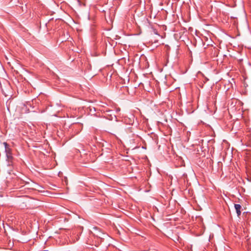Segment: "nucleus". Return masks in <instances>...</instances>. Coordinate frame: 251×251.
<instances>
[{"instance_id": "nucleus-1", "label": "nucleus", "mask_w": 251, "mask_h": 251, "mask_svg": "<svg viewBox=\"0 0 251 251\" xmlns=\"http://www.w3.org/2000/svg\"><path fill=\"white\" fill-rule=\"evenodd\" d=\"M0 85L3 94H5L4 92V88L9 89L10 88V84L9 81L7 79H2V81L0 80Z\"/></svg>"}, {"instance_id": "nucleus-2", "label": "nucleus", "mask_w": 251, "mask_h": 251, "mask_svg": "<svg viewBox=\"0 0 251 251\" xmlns=\"http://www.w3.org/2000/svg\"><path fill=\"white\" fill-rule=\"evenodd\" d=\"M4 144L5 145V152H6V156L7 157V159L9 160L10 159H12V153L10 151V149L8 148V145L6 143H4Z\"/></svg>"}, {"instance_id": "nucleus-3", "label": "nucleus", "mask_w": 251, "mask_h": 251, "mask_svg": "<svg viewBox=\"0 0 251 251\" xmlns=\"http://www.w3.org/2000/svg\"><path fill=\"white\" fill-rule=\"evenodd\" d=\"M234 208L236 210V212L238 217H240L241 214V209L242 208L241 206L239 204H235Z\"/></svg>"}, {"instance_id": "nucleus-4", "label": "nucleus", "mask_w": 251, "mask_h": 251, "mask_svg": "<svg viewBox=\"0 0 251 251\" xmlns=\"http://www.w3.org/2000/svg\"><path fill=\"white\" fill-rule=\"evenodd\" d=\"M120 80H122V81L124 80V79H120Z\"/></svg>"}]
</instances>
